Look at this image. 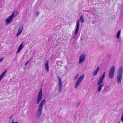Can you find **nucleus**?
I'll return each mask as SVG.
<instances>
[{
	"instance_id": "f257e3e1",
	"label": "nucleus",
	"mask_w": 123,
	"mask_h": 123,
	"mask_svg": "<svg viewBox=\"0 0 123 123\" xmlns=\"http://www.w3.org/2000/svg\"><path fill=\"white\" fill-rule=\"evenodd\" d=\"M105 72H104L100 77L97 83V85L98 86L97 88L98 92H99L101 91L102 87L104 85V84H102L103 83V80L105 77Z\"/></svg>"
},
{
	"instance_id": "f03ea898",
	"label": "nucleus",
	"mask_w": 123,
	"mask_h": 123,
	"mask_svg": "<svg viewBox=\"0 0 123 123\" xmlns=\"http://www.w3.org/2000/svg\"><path fill=\"white\" fill-rule=\"evenodd\" d=\"M122 69L121 67H120L118 68L117 75V83L120 84L121 83L122 76Z\"/></svg>"
},
{
	"instance_id": "7ed1b4c3",
	"label": "nucleus",
	"mask_w": 123,
	"mask_h": 123,
	"mask_svg": "<svg viewBox=\"0 0 123 123\" xmlns=\"http://www.w3.org/2000/svg\"><path fill=\"white\" fill-rule=\"evenodd\" d=\"M115 67L114 66H112L109 71V78L110 79H112L115 75Z\"/></svg>"
},
{
	"instance_id": "20e7f679",
	"label": "nucleus",
	"mask_w": 123,
	"mask_h": 123,
	"mask_svg": "<svg viewBox=\"0 0 123 123\" xmlns=\"http://www.w3.org/2000/svg\"><path fill=\"white\" fill-rule=\"evenodd\" d=\"M43 96V92L42 89H41L37 96V104H39L42 99Z\"/></svg>"
},
{
	"instance_id": "39448f33",
	"label": "nucleus",
	"mask_w": 123,
	"mask_h": 123,
	"mask_svg": "<svg viewBox=\"0 0 123 123\" xmlns=\"http://www.w3.org/2000/svg\"><path fill=\"white\" fill-rule=\"evenodd\" d=\"M84 76V75L81 76L78 78L75 84V88L77 87L80 84L81 81L83 80Z\"/></svg>"
},
{
	"instance_id": "423d86ee",
	"label": "nucleus",
	"mask_w": 123,
	"mask_h": 123,
	"mask_svg": "<svg viewBox=\"0 0 123 123\" xmlns=\"http://www.w3.org/2000/svg\"><path fill=\"white\" fill-rule=\"evenodd\" d=\"M58 78L59 80L58 91L59 92H60L62 91V81L61 79L58 76Z\"/></svg>"
},
{
	"instance_id": "0eeeda50",
	"label": "nucleus",
	"mask_w": 123,
	"mask_h": 123,
	"mask_svg": "<svg viewBox=\"0 0 123 123\" xmlns=\"http://www.w3.org/2000/svg\"><path fill=\"white\" fill-rule=\"evenodd\" d=\"M14 12L11 15L6 19V24H8L12 21L14 16Z\"/></svg>"
},
{
	"instance_id": "6e6552de",
	"label": "nucleus",
	"mask_w": 123,
	"mask_h": 123,
	"mask_svg": "<svg viewBox=\"0 0 123 123\" xmlns=\"http://www.w3.org/2000/svg\"><path fill=\"white\" fill-rule=\"evenodd\" d=\"M86 57V55L85 54H83L80 55L79 57V64L81 63L84 61Z\"/></svg>"
},
{
	"instance_id": "1a4fd4ad",
	"label": "nucleus",
	"mask_w": 123,
	"mask_h": 123,
	"mask_svg": "<svg viewBox=\"0 0 123 123\" xmlns=\"http://www.w3.org/2000/svg\"><path fill=\"white\" fill-rule=\"evenodd\" d=\"M46 100L45 99H43L42 100L40 104L38 109L42 110L43 105L46 104Z\"/></svg>"
},
{
	"instance_id": "9d476101",
	"label": "nucleus",
	"mask_w": 123,
	"mask_h": 123,
	"mask_svg": "<svg viewBox=\"0 0 123 123\" xmlns=\"http://www.w3.org/2000/svg\"><path fill=\"white\" fill-rule=\"evenodd\" d=\"M25 43L24 42L22 43L19 46L17 51L16 52V53H19L21 51L22 49L24 46Z\"/></svg>"
},
{
	"instance_id": "9b49d317",
	"label": "nucleus",
	"mask_w": 123,
	"mask_h": 123,
	"mask_svg": "<svg viewBox=\"0 0 123 123\" xmlns=\"http://www.w3.org/2000/svg\"><path fill=\"white\" fill-rule=\"evenodd\" d=\"M25 43L24 42L22 43L19 46L17 51L16 52V53H19L21 51L22 49L24 46Z\"/></svg>"
},
{
	"instance_id": "f8f14e48",
	"label": "nucleus",
	"mask_w": 123,
	"mask_h": 123,
	"mask_svg": "<svg viewBox=\"0 0 123 123\" xmlns=\"http://www.w3.org/2000/svg\"><path fill=\"white\" fill-rule=\"evenodd\" d=\"M42 110L38 109L36 115L37 119L39 118L41 116L42 112Z\"/></svg>"
},
{
	"instance_id": "ddd939ff",
	"label": "nucleus",
	"mask_w": 123,
	"mask_h": 123,
	"mask_svg": "<svg viewBox=\"0 0 123 123\" xmlns=\"http://www.w3.org/2000/svg\"><path fill=\"white\" fill-rule=\"evenodd\" d=\"M45 69L47 72H48L49 71V66L48 65V62L47 60L45 63Z\"/></svg>"
},
{
	"instance_id": "4468645a",
	"label": "nucleus",
	"mask_w": 123,
	"mask_h": 123,
	"mask_svg": "<svg viewBox=\"0 0 123 123\" xmlns=\"http://www.w3.org/2000/svg\"><path fill=\"white\" fill-rule=\"evenodd\" d=\"M100 68L99 67L97 68L96 70L92 74L93 76H95L96 75Z\"/></svg>"
},
{
	"instance_id": "2eb2a0df",
	"label": "nucleus",
	"mask_w": 123,
	"mask_h": 123,
	"mask_svg": "<svg viewBox=\"0 0 123 123\" xmlns=\"http://www.w3.org/2000/svg\"><path fill=\"white\" fill-rule=\"evenodd\" d=\"M109 87L108 86H107L106 87L104 88L102 91L103 92L105 93L107 92H108V89H109Z\"/></svg>"
},
{
	"instance_id": "dca6fc26",
	"label": "nucleus",
	"mask_w": 123,
	"mask_h": 123,
	"mask_svg": "<svg viewBox=\"0 0 123 123\" xmlns=\"http://www.w3.org/2000/svg\"><path fill=\"white\" fill-rule=\"evenodd\" d=\"M80 26V22H79V20H78L77 21V22L76 23V30H79V27Z\"/></svg>"
},
{
	"instance_id": "f3484780",
	"label": "nucleus",
	"mask_w": 123,
	"mask_h": 123,
	"mask_svg": "<svg viewBox=\"0 0 123 123\" xmlns=\"http://www.w3.org/2000/svg\"><path fill=\"white\" fill-rule=\"evenodd\" d=\"M23 26H21L18 29V32L21 33L23 31Z\"/></svg>"
},
{
	"instance_id": "a211bd4d",
	"label": "nucleus",
	"mask_w": 123,
	"mask_h": 123,
	"mask_svg": "<svg viewBox=\"0 0 123 123\" xmlns=\"http://www.w3.org/2000/svg\"><path fill=\"white\" fill-rule=\"evenodd\" d=\"M121 32V30H119L117 32V38L118 39L120 37V33Z\"/></svg>"
},
{
	"instance_id": "6ab92c4d",
	"label": "nucleus",
	"mask_w": 123,
	"mask_h": 123,
	"mask_svg": "<svg viewBox=\"0 0 123 123\" xmlns=\"http://www.w3.org/2000/svg\"><path fill=\"white\" fill-rule=\"evenodd\" d=\"M79 20H80V22L82 23H83L84 22V18L82 15L80 16V19Z\"/></svg>"
},
{
	"instance_id": "aec40b11",
	"label": "nucleus",
	"mask_w": 123,
	"mask_h": 123,
	"mask_svg": "<svg viewBox=\"0 0 123 123\" xmlns=\"http://www.w3.org/2000/svg\"><path fill=\"white\" fill-rule=\"evenodd\" d=\"M73 38H72V39H71L70 40H71L72 39H73L74 40H77V38L76 37V35H74V34H73Z\"/></svg>"
},
{
	"instance_id": "412c9836",
	"label": "nucleus",
	"mask_w": 123,
	"mask_h": 123,
	"mask_svg": "<svg viewBox=\"0 0 123 123\" xmlns=\"http://www.w3.org/2000/svg\"><path fill=\"white\" fill-rule=\"evenodd\" d=\"M79 75V74H77L76 75H75L74 77V80H76L77 79Z\"/></svg>"
},
{
	"instance_id": "4be33fe9",
	"label": "nucleus",
	"mask_w": 123,
	"mask_h": 123,
	"mask_svg": "<svg viewBox=\"0 0 123 123\" xmlns=\"http://www.w3.org/2000/svg\"><path fill=\"white\" fill-rule=\"evenodd\" d=\"M6 72V70H5V71H4L3 73L1 74V75L3 77L4 76V74Z\"/></svg>"
},
{
	"instance_id": "5701e85b",
	"label": "nucleus",
	"mask_w": 123,
	"mask_h": 123,
	"mask_svg": "<svg viewBox=\"0 0 123 123\" xmlns=\"http://www.w3.org/2000/svg\"><path fill=\"white\" fill-rule=\"evenodd\" d=\"M78 30L75 29V31L74 33V34L75 35H76L77 34Z\"/></svg>"
},
{
	"instance_id": "b1692460",
	"label": "nucleus",
	"mask_w": 123,
	"mask_h": 123,
	"mask_svg": "<svg viewBox=\"0 0 123 123\" xmlns=\"http://www.w3.org/2000/svg\"><path fill=\"white\" fill-rule=\"evenodd\" d=\"M75 40H73V43H74V44H76V41H75Z\"/></svg>"
},
{
	"instance_id": "393cba45",
	"label": "nucleus",
	"mask_w": 123,
	"mask_h": 123,
	"mask_svg": "<svg viewBox=\"0 0 123 123\" xmlns=\"http://www.w3.org/2000/svg\"><path fill=\"white\" fill-rule=\"evenodd\" d=\"M20 34H21V33H19V32H18L17 33V34H16V36L17 37H18L19 35Z\"/></svg>"
},
{
	"instance_id": "a878e982",
	"label": "nucleus",
	"mask_w": 123,
	"mask_h": 123,
	"mask_svg": "<svg viewBox=\"0 0 123 123\" xmlns=\"http://www.w3.org/2000/svg\"><path fill=\"white\" fill-rule=\"evenodd\" d=\"M3 58H0V62H2L3 61Z\"/></svg>"
},
{
	"instance_id": "bb28decb",
	"label": "nucleus",
	"mask_w": 123,
	"mask_h": 123,
	"mask_svg": "<svg viewBox=\"0 0 123 123\" xmlns=\"http://www.w3.org/2000/svg\"><path fill=\"white\" fill-rule=\"evenodd\" d=\"M13 116V115H11V116L9 117V120H10L11 119L12 117Z\"/></svg>"
},
{
	"instance_id": "cd10ccee",
	"label": "nucleus",
	"mask_w": 123,
	"mask_h": 123,
	"mask_svg": "<svg viewBox=\"0 0 123 123\" xmlns=\"http://www.w3.org/2000/svg\"><path fill=\"white\" fill-rule=\"evenodd\" d=\"M80 104V102H78L77 105L76 106L78 107L79 105Z\"/></svg>"
},
{
	"instance_id": "c85d7f7f",
	"label": "nucleus",
	"mask_w": 123,
	"mask_h": 123,
	"mask_svg": "<svg viewBox=\"0 0 123 123\" xmlns=\"http://www.w3.org/2000/svg\"><path fill=\"white\" fill-rule=\"evenodd\" d=\"M11 123H18V122H14V120H13L12 121V122Z\"/></svg>"
},
{
	"instance_id": "c756f323",
	"label": "nucleus",
	"mask_w": 123,
	"mask_h": 123,
	"mask_svg": "<svg viewBox=\"0 0 123 123\" xmlns=\"http://www.w3.org/2000/svg\"><path fill=\"white\" fill-rule=\"evenodd\" d=\"M39 12H37V15L36 16L37 17L38 16V15H39Z\"/></svg>"
},
{
	"instance_id": "7c9ffc66",
	"label": "nucleus",
	"mask_w": 123,
	"mask_h": 123,
	"mask_svg": "<svg viewBox=\"0 0 123 123\" xmlns=\"http://www.w3.org/2000/svg\"><path fill=\"white\" fill-rule=\"evenodd\" d=\"M3 76H2L1 75H0V81L3 78Z\"/></svg>"
},
{
	"instance_id": "2f4dec72",
	"label": "nucleus",
	"mask_w": 123,
	"mask_h": 123,
	"mask_svg": "<svg viewBox=\"0 0 123 123\" xmlns=\"http://www.w3.org/2000/svg\"><path fill=\"white\" fill-rule=\"evenodd\" d=\"M29 62V61H27L26 62V63H27V64H28V63Z\"/></svg>"
},
{
	"instance_id": "473e14b6",
	"label": "nucleus",
	"mask_w": 123,
	"mask_h": 123,
	"mask_svg": "<svg viewBox=\"0 0 123 123\" xmlns=\"http://www.w3.org/2000/svg\"><path fill=\"white\" fill-rule=\"evenodd\" d=\"M27 64L26 63L25 64V65H26Z\"/></svg>"
},
{
	"instance_id": "72a5a7b5",
	"label": "nucleus",
	"mask_w": 123,
	"mask_h": 123,
	"mask_svg": "<svg viewBox=\"0 0 123 123\" xmlns=\"http://www.w3.org/2000/svg\"><path fill=\"white\" fill-rule=\"evenodd\" d=\"M118 123H120L119 122Z\"/></svg>"
}]
</instances>
